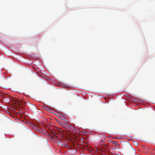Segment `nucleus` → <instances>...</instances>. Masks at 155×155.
Segmentation results:
<instances>
[{
  "mask_svg": "<svg viewBox=\"0 0 155 155\" xmlns=\"http://www.w3.org/2000/svg\"><path fill=\"white\" fill-rule=\"evenodd\" d=\"M53 135H54V136H56V132L55 131H54V132H53Z\"/></svg>",
  "mask_w": 155,
  "mask_h": 155,
  "instance_id": "nucleus-4",
  "label": "nucleus"
},
{
  "mask_svg": "<svg viewBox=\"0 0 155 155\" xmlns=\"http://www.w3.org/2000/svg\"><path fill=\"white\" fill-rule=\"evenodd\" d=\"M60 124H61V125H62L63 124V122H61V123H60Z\"/></svg>",
  "mask_w": 155,
  "mask_h": 155,
  "instance_id": "nucleus-5",
  "label": "nucleus"
},
{
  "mask_svg": "<svg viewBox=\"0 0 155 155\" xmlns=\"http://www.w3.org/2000/svg\"><path fill=\"white\" fill-rule=\"evenodd\" d=\"M123 147L126 150H131L133 153H135V150L133 149L132 147L128 142H126L123 143Z\"/></svg>",
  "mask_w": 155,
  "mask_h": 155,
  "instance_id": "nucleus-1",
  "label": "nucleus"
},
{
  "mask_svg": "<svg viewBox=\"0 0 155 155\" xmlns=\"http://www.w3.org/2000/svg\"><path fill=\"white\" fill-rule=\"evenodd\" d=\"M135 144L136 145H138V144L137 143V142H135Z\"/></svg>",
  "mask_w": 155,
  "mask_h": 155,
  "instance_id": "nucleus-6",
  "label": "nucleus"
},
{
  "mask_svg": "<svg viewBox=\"0 0 155 155\" xmlns=\"http://www.w3.org/2000/svg\"><path fill=\"white\" fill-rule=\"evenodd\" d=\"M47 107L46 106V107H45V108H46Z\"/></svg>",
  "mask_w": 155,
  "mask_h": 155,
  "instance_id": "nucleus-7",
  "label": "nucleus"
},
{
  "mask_svg": "<svg viewBox=\"0 0 155 155\" xmlns=\"http://www.w3.org/2000/svg\"><path fill=\"white\" fill-rule=\"evenodd\" d=\"M59 115V117L62 120H65V119L66 118V116L61 113H60Z\"/></svg>",
  "mask_w": 155,
  "mask_h": 155,
  "instance_id": "nucleus-2",
  "label": "nucleus"
},
{
  "mask_svg": "<svg viewBox=\"0 0 155 155\" xmlns=\"http://www.w3.org/2000/svg\"><path fill=\"white\" fill-rule=\"evenodd\" d=\"M114 144H117V145L118 144V142H117V141H114Z\"/></svg>",
  "mask_w": 155,
  "mask_h": 155,
  "instance_id": "nucleus-3",
  "label": "nucleus"
}]
</instances>
